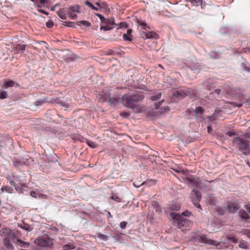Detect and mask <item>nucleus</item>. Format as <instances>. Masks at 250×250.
Here are the masks:
<instances>
[{"label": "nucleus", "mask_w": 250, "mask_h": 250, "mask_svg": "<svg viewBox=\"0 0 250 250\" xmlns=\"http://www.w3.org/2000/svg\"><path fill=\"white\" fill-rule=\"evenodd\" d=\"M144 97L143 92H137L132 95L126 94L123 95L122 102L125 106L132 109L136 112H140L141 109L136 104L143 100Z\"/></svg>", "instance_id": "f257e3e1"}, {"label": "nucleus", "mask_w": 250, "mask_h": 250, "mask_svg": "<svg viewBox=\"0 0 250 250\" xmlns=\"http://www.w3.org/2000/svg\"><path fill=\"white\" fill-rule=\"evenodd\" d=\"M232 142L236 148L243 155H250V142L249 140L237 137L233 139Z\"/></svg>", "instance_id": "f03ea898"}, {"label": "nucleus", "mask_w": 250, "mask_h": 250, "mask_svg": "<svg viewBox=\"0 0 250 250\" xmlns=\"http://www.w3.org/2000/svg\"><path fill=\"white\" fill-rule=\"evenodd\" d=\"M169 215L174 223H176L178 228L182 230L190 228L192 224V223L190 220L180 214L171 212Z\"/></svg>", "instance_id": "7ed1b4c3"}, {"label": "nucleus", "mask_w": 250, "mask_h": 250, "mask_svg": "<svg viewBox=\"0 0 250 250\" xmlns=\"http://www.w3.org/2000/svg\"><path fill=\"white\" fill-rule=\"evenodd\" d=\"M34 243L38 246L44 248L51 247L54 244L53 240L47 235L37 237L35 239Z\"/></svg>", "instance_id": "20e7f679"}, {"label": "nucleus", "mask_w": 250, "mask_h": 250, "mask_svg": "<svg viewBox=\"0 0 250 250\" xmlns=\"http://www.w3.org/2000/svg\"><path fill=\"white\" fill-rule=\"evenodd\" d=\"M202 195L201 193L196 189H193L191 193L190 198L193 205L197 208L201 209V205L199 203Z\"/></svg>", "instance_id": "39448f33"}, {"label": "nucleus", "mask_w": 250, "mask_h": 250, "mask_svg": "<svg viewBox=\"0 0 250 250\" xmlns=\"http://www.w3.org/2000/svg\"><path fill=\"white\" fill-rule=\"evenodd\" d=\"M198 240L200 243L216 246L217 247V249H219L222 248V247L221 246V242H217L216 241L208 239L206 237L205 235H200L199 237Z\"/></svg>", "instance_id": "423d86ee"}, {"label": "nucleus", "mask_w": 250, "mask_h": 250, "mask_svg": "<svg viewBox=\"0 0 250 250\" xmlns=\"http://www.w3.org/2000/svg\"><path fill=\"white\" fill-rule=\"evenodd\" d=\"M191 92H194V91L193 90L180 89L174 91L172 96L173 98H176L180 99L186 95H190Z\"/></svg>", "instance_id": "0eeeda50"}, {"label": "nucleus", "mask_w": 250, "mask_h": 250, "mask_svg": "<svg viewBox=\"0 0 250 250\" xmlns=\"http://www.w3.org/2000/svg\"><path fill=\"white\" fill-rule=\"evenodd\" d=\"M240 208L239 204L237 201H229L228 203V209L230 213H234Z\"/></svg>", "instance_id": "6e6552de"}, {"label": "nucleus", "mask_w": 250, "mask_h": 250, "mask_svg": "<svg viewBox=\"0 0 250 250\" xmlns=\"http://www.w3.org/2000/svg\"><path fill=\"white\" fill-rule=\"evenodd\" d=\"M194 112L197 120L201 122L204 120V109L201 106L196 107L194 110Z\"/></svg>", "instance_id": "1a4fd4ad"}, {"label": "nucleus", "mask_w": 250, "mask_h": 250, "mask_svg": "<svg viewBox=\"0 0 250 250\" xmlns=\"http://www.w3.org/2000/svg\"><path fill=\"white\" fill-rule=\"evenodd\" d=\"M15 86L16 87L20 86V85L16 83L10 79H6L3 82L2 86L5 88H7L8 87H13Z\"/></svg>", "instance_id": "9d476101"}, {"label": "nucleus", "mask_w": 250, "mask_h": 250, "mask_svg": "<svg viewBox=\"0 0 250 250\" xmlns=\"http://www.w3.org/2000/svg\"><path fill=\"white\" fill-rule=\"evenodd\" d=\"M142 36H143L144 38H146V39H151V38H156L157 35L155 32L150 31L147 32H144L142 34Z\"/></svg>", "instance_id": "9b49d317"}, {"label": "nucleus", "mask_w": 250, "mask_h": 250, "mask_svg": "<svg viewBox=\"0 0 250 250\" xmlns=\"http://www.w3.org/2000/svg\"><path fill=\"white\" fill-rule=\"evenodd\" d=\"M168 208L172 211H178L180 209L181 205L179 203L172 202L168 205Z\"/></svg>", "instance_id": "f8f14e48"}, {"label": "nucleus", "mask_w": 250, "mask_h": 250, "mask_svg": "<svg viewBox=\"0 0 250 250\" xmlns=\"http://www.w3.org/2000/svg\"><path fill=\"white\" fill-rule=\"evenodd\" d=\"M132 32V30L131 29H129L127 31L126 34H124L123 36V38L124 41H132V36L131 33Z\"/></svg>", "instance_id": "ddd939ff"}, {"label": "nucleus", "mask_w": 250, "mask_h": 250, "mask_svg": "<svg viewBox=\"0 0 250 250\" xmlns=\"http://www.w3.org/2000/svg\"><path fill=\"white\" fill-rule=\"evenodd\" d=\"M239 214L240 216L243 219L247 220L250 218V214L244 209H240Z\"/></svg>", "instance_id": "4468645a"}, {"label": "nucleus", "mask_w": 250, "mask_h": 250, "mask_svg": "<svg viewBox=\"0 0 250 250\" xmlns=\"http://www.w3.org/2000/svg\"><path fill=\"white\" fill-rule=\"evenodd\" d=\"M17 242L18 243V245L21 247L27 248L29 247L30 243L27 242H24L20 239H17L16 237Z\"/></svg>", "instance_id": "2eb2a0df"}, {"label": "nucleus", "mask_w": 250, "mask_h": 250, "mask_svg": "<svg viewBox=\"0 0 250 250\" xmlns=\"http://www.w3.org/2000/svg\"><path fill=\"white\" fill-rule=\"evenodd\" d=\"M51 101L48 100V99L46 98H45L39 100L37 101H36L34 103V104L36 106H40L43 104L47 103H51Z\"/></svg>", "instance_id": "dca6fc26"}, {"label": "nucleus", "mask_w": 250, "mask_h": 250, "mask_svg": "<svg viewBox=\"0 0 250 250\" xmlns=\"http://www.w3.org/2000/svg\"><path fill=\"white\" fill-rule=\"evenodd\" d=\"M58 16L62 20L66 19V15L63 9H61L57 12Z\"/></svg>", "instance_id": "f3484780"}, {"label": "nucleus", "mask_w": 250, "mask_h": 250, "mask_svg": "<svg viewBox=\"0 0 250 250\" xmlns=\"http://www.w3.org/2000/svg\"><path fill=\"white\" fill-rule=\"evenodd\" d=\"M120 99L119 98H111L110 97L108 100L109 103L111 104H113V105L115 106L117 105L120 102Z\"/></svg>", "instance_id": "a211bd4d"}, {"label": "nucleus", "mask_w": 250, "mask_h": 250, "mask_svg": "<svg viewBox=\"0 0 250 250\" xmlns=\"http://www.w3.org/2000/svg\"><path fill=\"white\" fill-rule=\"evenodd\" d=\"M239 247L240 248H242L243 249H249V247H248L247 243L246 241H243V240L240 241L239 242Z\"/></svg>", "instance_id": "6ab92c4d"}, {"label": "nucleus", "mask_w": 250, "mask_h": 250, "mask_svg": "<svg viewBox=\"0 0 250 250\" xmlns=\"http://www.w3.org/2000/svg\"><path fill=\"white\" fill-rule=\"evenodd\" d=\"M104 23L109 25L110 26L115 24L114 20L113 18L105 19Z\"/></svg>", "instance_id": "aec40b11"}, {"label": "nucleus", "mask_w": 250, "mask_h": 250, "mask_svg": "<svg viewBox=\"0 0 250 250\" xmlns=\"http://www.w3.org/2000/svg\"><path fill=\"white\" fill-rule=\"evenodd\" d=\"M70 10H71L72 12L80 13V6L78 5H75L74 6H71L69 7Z\"/></svg>", "instance_id": "412c9836"}, {"label": "nucleus", "mask_w": 250, "mask_h": 250, "mask_svg": "<svg viewBox=\"0 0 250 250\" xmlns=\"http://www.w3.org/2000/svg\"><path fill=\"white\" fill-rule=\"evenodd\" d=\"M208 203L210 205L214 206L216 204V199L214 197L209 196L208 199Z\"/></svg>", "instance_id": "4be33fe9"}, {"label": "nucleus", "mask_w": 250, "mask_h": 250, "mask_svg": "<svg viewBox=\"0 0 250 250\" xmlns=\"http://www.w3.org/2000/svg\"><path fill=\"white\" fill-rule=\"evenodd\" d=\"M86 143L91 148H96L98 146L97 144L88 140H86Z\"/></svg>", "instance_id": "5701e85b"}, {"label": "nucleus", "mask_w": 250, "mask_h": 250, "mask_svg": "<svg viewBox=\"0 0 250 250\" xmlns=\"http://www.w3.org/2000/svg\"><path fill=\"white\" fill-rule=\"evenodd\" d=\"M85 4L94 10L98 11L99 10V7L94 6L91 2L88 1H85Z\"/></svg>", "instance_id": "b1692460"}, {"label": "nucleus", "mask_w": 250, "mask_h": 250, "mask_svg": "<svg viewBox=\"0 0 250 250\" xmlns=\"http://www.w3.org/2000/svg\"><path fill=\"white\" fill-rule=\"evenodd\" d=\"M77 24H78V25H80V24H82L84 26H85L86 27H89L91 25V23L89 22L86 21H78Z\"/></svg>", "instance_id": "393cba45"}, {"label": "nucleus", "mask_w": 250, "mask_h": 250, "mask_svg": "<svg viewBox=\"0 0 250 250\" xmlns=\"http://www.w3.org/2000/svg\"><path fill=\"white\" fill-rule=\"evenodd\" d=\"M111 199L117 202H121V198L116 194L115 193H113Z\"/></svg>", "instance_id": "a878e982"}, {"label": "nucleus", "mask_w": 250, "mask_h": 250, "mask_svg": "<svg viewBox=\"0 0 250 250\" xmlns=\"http://www.w3.org/2000/svg\"><path fill=\"white\" fill-rule=\"evenodd\" d=\"M161 97V93H158L156 95L152 96L150 97V99L153 101H157L160 99Z\"/></svg>", "instance_id": "bb28decb"}, {"label": "nucleus", "mask_w": 250, "mask_h": 250, "mask_svg": "<svg viewBox=\"0 0 250 250\" xmlns=\"http://www.w3.org/2000/svg\"><path fill=\"white\" fill-rule=\"evenodd\" d=\"M191 3L194 5H199L202 4V0H188Z\"/></svg>", "instance_id": "cd10ccee"}, {"label": "nucleus", "mask_w": 250, "mask_h": 250, "mask_svg": "<svg viewBox=\"0 0 250 250\" xmlns=\"http://www.w3.org/2000/svg\"><path fill=\"white\" fill-rule=\"evenodd\" d=\"M113 29V27L110 26L109 25L106 24L105 26H101L100 27L101 30H103L104 31H108L112 30Z\"/></svg>", "instance_id": "c85d7f7f"}, {"label": "nucleus", "mask_w": 250, "mask_h": 250, "mask_svg": "<svg viewBox=\"0 0 250 250\" xmlns=\"http://www.w3.org/2000/svg\"><path fill=\"white\" fill-rule=\"evenodd\" d=\"M7 97V92L6 91L2 90L0 92V99H4Z\"/></svg>", "instance_id": "c756f323"}, {"label": "nucleus", "mask_w": 250, "mask_h": 250, "mask_svg": "<svg viewBox=\"0 0 250 250\" xmlns=\"http://www.w3.org/2000/svg\"><path fill=\"white\" fill-rule=\"evenodd\" d=\"M216 211L219 215H223L225 213V209L221 207H218L216 208Z\"/></svg>", "instance_id": "7c9ffc66"}, {"label": "nucleus", "mask_w": 250, "mask_h": 250, "mask_svg": "<svg viewBox=\"0 0 250 250\" xmlns=\"http://www.w3.org/2000/svg\"><path fill=\"white\" fill-rule=\"evenodd\" d=\"M227 239L231 241L233 243H236L238 242V239L234 236L232 235H229L227 236Z\"/></svg>", "instance_id": "2f4dec72"}, {"label": "nucleus", "mask_w": 250, "mask_h": 250, "mask_svg": "<svg viewBox=\"0 0 250 250\" xmlns=\"http://www.w3.org/2000/svg\"><path fill=\"white\" fill-rule=\"evenodd\" d=\"M98 238H99L101 240H104V241H106L108 239V236H106V235H105L104 234H101V233H100L99 234H98Z\"/></svg>", "instance_id": "473e14b6"}, {"label": "nucleus", "mask_w": 250, "mask_h": 250, "mask_svg": "<svg viewBox=\"0 0 250 250\" xmlns=\"http://www.w3.org/2000/svg\"><path fill=\"white\" fill-rule=\"evenodd\" d=\"M13 164L15 167H21L22 165H23V163L19 161H14L13 162Z\"/></svg>", "instance_id": "72a5a7b5"}, {"label": "nucleus", "mask_w": 250, "mask_h": 250, "mask_svg": "<svg viewBox=\"0 0 250 250\" xmlns=\"http://www.w3.org/2000/svg\"><path fill=\"white\" fill-rule=\"evenodd\" d=\"M74 247L71 245H66L63 247L62 250H70L71 249H74Z\"/></svg>", "instance_id": "f704fd0d"}, {"label": "nucleus", "mask_w": 250, "mask_h": 250, "mask_svg": "<svg viewBox=\"0 0 250 250\" xmlns=\"http://www.w3.org/2000/svg\"><path fill=\"white\" fill-rule=\"evenodd\" d=\"M26 45V44H19L17 46V49L23 51L25 49Z\"/></svg>", "instance_id": "c9c22d12"}, {"label": "nucleus", "mask_w": 250, "mask_h": 250, "mask_svg": "<svg viewBox=\"0 0 250 250\" xmlns=\"http://www.w3.org/2000/svg\"><path fill=\"white\" fill-rule=\"evenodd\" d=\"M242 65L244 66L245 70L247 72H250V64H244V63H242Z\"/></svg>", "instance_id": "e433bc0d"}, {"label": "nucleus", "mask_w": 250, "mask_h": 250, "mask_svg": "<svg viewBox=\"0 0 250 250\" xmlns=\"http://www.w3.org/2000/svg\"><path fill=\"white\" fill-rule=\"evenodd\" d=\"M127 224V222H125V221L121 222L120 224V227L122 229H124L126 227Z\"/></svg>", "instance_id": "4c0bfd02"}, {"label": "nucleus", "mask_w": 250, "mask_h": 250, "mask_svg": "<svg viewBox=\"0 0 250 250\" xmlns=\"http://www.w3.org/2000/svg\"><path fill=\"white\" fill-rule=\"evenodd\" d=\"M119 27L120 28H127L128 27V25L125 22H121L119 23Z\"/></svg>", "instance_id": "58836bf2"}, {"label": "nucleus", "mask_w": 250, "mask_h": 250, "mask_svg": "<svg viewBox=\"0 0 250 250\" xmlns=\"http://www.w3.org/2000/svg\"><path fill=\"white\" fill-rule=\"evenodd\" d=\"M181 215H182L184 217H188L191 215V212L188 210H186L184 211Z\"/></svg>", "instance_id": "ea45409f"}, {"label": "nucleus", "mask_w": 250, "mask_h": 250, "mask_svg": "<svg viewBox=\"0 0 250 250\" xmlns=\"http://www.w3.org/2000/svg\"><path fill=\"white\" fill-rule=\"evenodd\" d=\"M96 15L101 20L102 22L103 23H104V21L105 20V18H104V17L103 16H102L101 14H96Z\"/></svg>", "instance_id": "a19ab883"}, {"label": "nucleus", "mask_w": 250, "mask_h": 250, "mask_svg": "<svg viewBox=\"0 0 250 250\" xmlns=\"http://www.w3.org/2000/svg\"><path fill=\"white\" fill-rule=\"evenodd\" d=\"M53 25H54L53 22L52 21H48V22H47L46 23V26L48 28H52V26H53Z\"/></svg>", "instance_id": "79ce46f5"}, {"label": "nucleus", "mask_w": 250, "mask_h": 250, "mask_svg": "<svg viewBox=\"0 0 250 250\" xmlns=\"http://www.w3.org/2000/svg\"><path fill=\"white\" fill-rule=\"evenodd\" d=\"M244 207H245V209H246L247 212H248L249 213V214H250V204H248L247 205H245Z\"/></svg>", "instance_id": "37998d69"}, {"label": "nucleus", "mask_w": 250, "mask_h": 250, "mask_svg": "<svg viewBox=\"0 0 250 250\" xmlns=\"http://www.w3.org/2000/svg\"><path fill=\"white\" fill-rule=\"evenodd\" d=\"M1 190L2 191H6L7 192H9V193L10 192V189L9 188L7 187H2L1 188Z\"/></svg>", "instance_id": "c03bdc74"}, {"label": "nucleus", "mask_w": 250, "mask_h": 250, "mask_svg": "<svg viewBox=\"0 0 250 250\" xmlns=\"http://www.w3.org/2000/svg\"><path fill=\"white\" fill-rule=\"evenodd\" d=\"M226 134L228 135L229 137H231L233 135H235L236 134L235 132L233 131H228Z\"/></svg>", "instance_id": "a18cd8bd"}, {"label": "nucleus", "mask_w": 250, "mask_h": 250, "mask_svg": "<svg viewBox=\"0 0 250 250\" xmlns=\"http://www.w3.org/2000/svg\"><path fill=\"white\" fill-rule=\"evenodd\" d=\"M207 131H208V132L209 134H211L212 132V127H211V125H208V126L207 127Z\"/></svg>", "instance_id": "49530a36"}, {"label": "nucleus", "mask_w": 250, "mask_h": 250, "mask_svg": "<svg viewBox=\"0 0 250 250\" xmlns=\"http://www.w3.org/2000/svg\"><path fill=\"white\" fill-rule=\"evenodd\" d=\"M61 104L63 107L66 108H69L70 107V104H68L65 103L64 102H61Z\"/></svg>", "instance_id": "de8ad7c7"}, {"label": "nucleus", "mask_w": 250, "mask_h": 250, "mask_svg": "<svg viewBox=\"0 0 250 250\" xmlns=\"http://www.w3.org/2000/svg\"><path fill=\"white\" fill-rule=\"evenodd\" d=\"M231 104H233L234 106L241 107L242 105V103H239L238 104H236L235 103H231Z\"/></svg>", "instance_id": "09e8293b"}, {"label": "nucleus", "mask_w": 250, "mask_h": 250, "mask_svg": "<svg viewBox=\"0 0 250 250\" xmlns=\"http://www.w3.org/2000/svg\"><path fill=\"white\" fill-rule=\"evenodd\" d=\"M30 195L33 197L37 198V193L35 191H31L30 192Z\"/></svg>", "instance_id": "8fccbe9b"}, {"label": "nucleus", "mask_w": 250, "mask_h": 250, "mask_svg": "<svg viewBox=\"0 0 250 250\" xmlns=\"http://www.w3.org/2000/svg\"><path fill=\"white\" fill-rule=\"evenodd\" d=\"M69 15L71 19H75L76 18V17H77V16H76V14H72V13H71V12H69Z\"/></svg>", "instance_id": "3c124183"}, {"label": "nucleus", "mask_w": 250, "mask_h": 250, "mask_svg": "<svg viewBox=\"0 0 250 250\" xmlns=\"http://www.w3.org/2000/svg\"><path fill=\"white\" fill-rule=\"evenodd\" d=\"M209 83V82H208V81L205 82L204 83V86H205L207 87V88H208V90H210V86H209V85H208V84Z\"/></svg>", "instance_id": "603ef678"}, {"label": "nucleus", "mask_w": 250, "mask_h": 250, "mask_svg": "<svg viewBox=\"0 0 250 250\" xmlns=\"http://www.w3.org/2000/svg\"><path fill=\"white\" fill-rule=\"evenodd\" d=\"M164 102V100L159 102L158 104H155V108L156 109H158L159 107H160V105L162 103H163Z\"/></svg>", "instance_id": "864d4df0"}, {"label": "nucleus", "mask_w": 250, "mask_h": 250, "mask_svg": "<svg viewBox=\"0 0 250 250\" xmlns=\"http://www.w3.org/2000/svg\"><path fill=\"white\" fill-rule=\"evenodd\" d=\"M140 24L142 26V28L144 29H146V24L145 22H142L140 23Z\"/></svg>", "instance_id": "5fc2aeb1"}, {"label": "nucleus", "mask_w": 250, "mask_h": 250, "mask_svg": "<svg viewBox=\"0 0 250 250\" xmlns=\"http://www.w3.org/2000/svg\"><path fill=\"white\" fill-rule=\"evenodd\" d=\"M188 181L190 183L196 182V180H195V178H188Z\"/></svg>", "instance_id": "6e6d98bb"}, {"label": "nucleus", "mask_w": 250, "mask_h": 250, "mask_svg": "<svg viewBox=\"0 0 250 250\" xmlns=\"http://www.w3.org/2000/svg\"><path fill=\"white\" fill-rule=\"evenodd\" d=\"M40 2L42 4H45L48 3V0H40Z\"/></svg>", "instance_id": "4d7b16f0"}, {"label": "nucleus", "mask_w": 250, "mask_h": 250, "mask_svg": "<svg viewBox=\"0 0 250 250\" xmlns=\"http://www.w3.org/2000/svg\"><path fill=\"white\" fill-rule=\"evenodd\" d=\"M64 23L65 24H63V25H66V26H71V24L73 23V22H64Z\"/></svg>", "instance_id": "13d9d810"}, {"label": "nucleus", "mask_w": 250, "mask_h": 250, "mask_svg": "<svg viewBox=\"0 0 250 250\" xmlns=\"http://www.w3.org/2000/svg\"><path fill=\"white\" fill-rule=\"evenodd\" d=\"M39 11L43 14H44L46 15H47L48 14V13L47 12H46L43 9H40L39 10Z\"/></svg>", "instance_id": "bf43d9fd"}, {"label": "nucleus", "mask_w": 250, "mask_h": 250, "mask_svg": "<svg viewBox=\"0 0 250 250\" xmlns=\"http://www.w3.org/2000/svg\"><path fill=\"white\" fill-rule=\"evenodd\" d=\"M245 137L246 138H250V133H249V132H247L244 135Z\"/></svg>", "instance_id": "052dcab7"}, {"label": "nucleus", "mask_w": 250, "mask_h": 250, "mask_svg": "<svg viewBox=\"0 0 250 250\" xmlns=\"http://www.w3.org/2000/svg\"><path fill=\"white\" fill-rule=\"evenodd\" d=\"M215 92L219 95L221 92V90L220 89H216L215 90Z\"/></svg>", "instance_id": "680f3d73"}, {"label": "nucleus", "mask_w": 250, "mask_h": 250, "mask_svg": "<svg viewBox=\"0 0 250 250\" xmlns=\"http://www.w3.org/2000/svg\"><path fill=\"white\" fill-rule=\"evenodd\" d=\"M95 4L98 6L97 7H99V9L101 8V6L99 2H96Z\"/></svg>", "instance_id": "e2e57ef3"}, {"label": "nucleus", "mask_w": 250, "mask_h": 250, "mask_svg": "<svg viewBox=\"0 0 250 250\" xmlns=\"http://www.w3.org/2000/svg\"><path fill=\"white\" fill-rule=\"evenodd\" d=\"M164 109L165 111H166V110H169V108L167 106L165 107Z\"/></svg>", "instance_id": "0e129e2a"}, {"label": "nucleus", "mask_w": 250, "mask_h": 250, "mask_svg": "<svg viewBox=\"0 0 250 250\" xmlns=\"http://www.w3.org/2000/svg\"><path fill=\"white\" fill-rule=\"evenodd\" d=\"M150 182H152L153 184H155L156 183V181L155 180H151Z\"/></svg>", "instance_id": "69168bd1"}, {"label": "nucleus", "mask_w": 250, "mask_h": 250, "mask_svg": "<svg viewBox=\"0 0 250 250\" xmlns=\"http://www.w3.org/2000/svg\"><path fill=\"white\" fill-rule=\"evenodd\" d=\"M104 101H106L107 100V98L106 97H103Z\"/></svg>", "instance_id": "338daca9"}, {"label": "nucleus", "mask_w": 250, "mask_h": 250, "mask_svg": "<svg viewBox=\"0 0 250 250\" xmlns=\"http://www.w3.org/2000/svg\"><path fill=\"white\" fill-rule=\"evenodd\" d=\"M208 118L209 121H212V116H209Z\"/></svg>", "instance_id": "774afa93"}]
</instances>
